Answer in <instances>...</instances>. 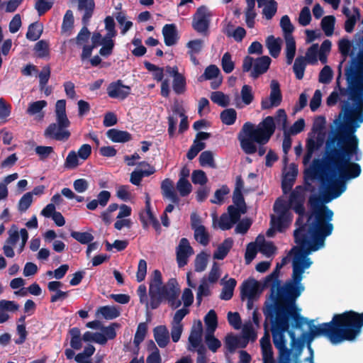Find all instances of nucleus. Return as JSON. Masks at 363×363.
Returning a JSON list of instances; mask_svg holds the SVG:
<instances>
[{"mask_svg": "<svg viewBox=\"0 0 363 363\" xmlns=\"http://www.w3.org/2000/svg\"><path fill=\"white\" fill-rule=\"evenodd\" d=\"M362 123L363 108H353L348 101H343L341 111L334 120L337 129L326 141L323 165L345 182L361 174V165L356 162L361 160L362 152L355 133Z\"/></svg>", "mask_w": 363, "mask_h": 363, "instance_id": "obj_1", "label": "nucleus"}, {"mask_svg": "<svg viewBox=\"0 0 363 363\" xmlns=\"http://www.w3.org/2000/svg\"><path fill=\"white\" fill-rule=\"evenodd\" d=\"M360 44L362 48L354 56L353 51H351L352 41L347 38L338 41V50L342 60L337 67V86L342 96H348L354 107L361 106L363 108V36Z\"/></svg>", "mask_w": 363, "mask_h": 363, "instance_id": "obj_2", "label": "nucleus"}, {"mask_svg": "<svg viewBox=\"0 0 363 363\" xmlns=\"http://www.w3.org/2000/svg\"><path fill=\"white\" fill-rule=\"evenodd\" d=\"M311 320L308 323L311 330L301 335L303 341L307 345H311L314 337L323 336L327 337L330 342L337 345L343 341H354L359 335L363 327V311L358 313L354 311H346L342 313H336L332 320L318 326H311Z\"/></svg>", "mask_w": 363, "mask_h": 363, "instance_id": "obj_3", "label": "nucleus"}, {"mask_svg": "<svg viewBox=\"0 0 363 363\" xmlns=\"http://www.w3.org/2000/svg\"><path fill=\"white\" fill-rule=\"evenodd\" d=\"M304 290L301 281H296L292 272L291 279L283 286H277L276 291L274 286L272 287L271 298L274 302L266 304L265 308L291 317L294 328H301L307 323V319L301 315L296 302Z\"/></svg>", "mask_w": 363, "mask_h": 363, "instance_id": "obj_4", "label": "nucleus"}, {"mask_svg": "<svg viewBox=\"0 0 363 363\" xmlns=\"http://www.w3.org/2000/svg\"><path fill=\"white\" fill-rule=\"evenodd\" d=\"M275 129L274 119L272 116L266 117L257 126L250 121L245 122L238 134L241 150L247 155L257 152L259 156H263L266 153L264 145L274 134Z\"/></svg>", "mask_w": 363, "mask_h": 363, "instance_id": "obj_5", "label": "nucleus"}, {"mask_svg": "<svg viewBox=\"0 0 363 363\" xmlns=\"http://www.w3.org/2000/svg\"><path fill=\"white\" fill-rule=\"evenodd\" d=\"M333 212L327 210L326 212H317L313 216V220L309 224L303 221L294 232L298 240L303 245L310 242L313 243L311 250H320L325 246V240L333 231V224L330 223Z\"/></svg>", "mask_w": 363, "mask_h": 363, "instance_id": "obj_6", "label": "nucleus"}, {"mask_svg": "<svg viewBox=\"0 0 363 363\" xmlns=\"http://www.w3.org/2000/svg\"><path fill=\"white\" fill-rule=\"evenodd\" d=\"M321 167L322 162L320 160H313L310 168L305 170V186H296L289 195V207L298 216L296 221L298 227L303 221L306 216V191H314L311 183L307 182V179H315L321 170Z\"/></svg>", "mask_w": 363, "mask_h": 363, "instance_id": "obj_7", "label": "nucleus"}, {"mask_svg": "<svg viewBox=\"0 0 363 363\" xmlns=\"http://www.w3.org/2000/svg\"><path fill=\"white\" fill-rule=\"evenodd\" d=\"M56 122L50 124L44 131V136L47 138L60 142H66L71 136L67 128L70 121L66 115V101L58 100L56 103Z\"/></svg>", "mask_w": 363, "mask_h": 363, "instance_id": "obj_8", "label": "nucleus"}, {"mask_svg": "<svg viewBox=\"0 0 363 363\" xmlns=\"http://www.w3.org/2000/svg\"><path fill=\"white\" fill-rule=\"evenodd\" d=\"M265 321H270L274 347L279 350L286 347L285 333H289L290 325L293 327V320L291 317L281 315L280 313H273L264 308Z\"/></svg>", "mask_w": 363, "mask_h": 363, "instance_id": "obj_9", "label": "nucleus"}, {"mask_svg": "<svg viewBox=\"0 0 363 363\" xmlns=\"http://www.w3.org/2000/svg\"><path fill=\"white\" fill-rule=\"evenodd\" d=\"M294 237L298 247H294L291 250H296L292 264V272L294 273V277L296 280H302L305 269L309 268L313 264L311 259L308 258V256L312 252L317 251L318 250H311L313 243L308 242L303 245V244L298 241V238L296 235H294Z\"/></svg>", "mask_w": 363, "mask_h": 363, "instance_id": "obj_10", "label": "nucleus"}, {"mask_svg": "<svg viewBox=\"0 0 363 363\" xmlns=\"http://www.w3.org/2000/svg\"><path fill=\"white\" fill-rule=\"evenodd\" d=\"M271 63L272 59L268 56H262L255 60L250 56H246L242 60V69L243 72L251 71L250 76L257 79L267 72Z\"/></svg>", "mask_w": 363, "mask_h": 363, "instance_id": "obj_11", "label": "nucleus"}, {"mask_svg": "<svg viewBox=\"0 0 363 363\" xmlns=\"http://www.w3.org/2000/svg\"><path fill=\"white\" fill-rule=\"evenodd\" d=\"M162 301H167L172 309L180 307L182 301L179 299L180 287L176 278H169L167 284H163L157 291Z\"/></svg>", "mask_w": 363, "mask_h": 363, "instance_id": "obj_12", "label": "nucleus"}, {"mask_svg": "<svg viewBox=\"0 0 363 363\" xmlns=\"http://www.w3.org/2000/svg\"><path fill=\"white\" fill-rule=\"evenodd\" d=\"M210 16L211 15L208 13L207 8L205 6H199L193 15V29L201 33L207 32L211 23Z\"/></svg>", "mask_w": 363, "mask_h": 363, "instance_id": "obj_13", "label": "nucleus"}, {"mask_svg": "<svg viewBox=\"0 0 363 363\" xmlns=\"http://www.w3.org/2000/svg\"><path fill=\"white\" fill-rule=\"evenodd\" d=\"M271 92L269 99H264L261 101V108L263 110L277 107L281 102L282 96L279 83L272 80L270 84Z\"/></svg>", "mask_w": 363, "mask_h": 363, "instance_id": "obj_14", "label": "nucleus"}, {"mask_svg": "<svg viewBox=\"0 0 363 363\" xmlns=\"http://www.w3.org/2000/svg\"><path fill=\"white\" fill-rule=\"evenodd\" d=\"M329 184L327 186L326 192L324 194L325 203H330L332 199L338 198L346 189L345 182L342 179L332 180L327 177L326 179Z\"/></svg>", "mask_w": 363, "mask_h": 363, "instance_id": "obj_15", "label": "nucleus"}, {"mask_svg": "<svg viewBox=\"0 0 363 363\" xmlns=\"http://www.w3.org/2000/svg\"><path fill=\"white\" fill-rule=\"evenodd\" d=\"M131 88L123 84L122 80L111 82L106 88V91L111 99L123 101L130 95Z\"/></svg>", "mask_w": 363, "mask_h": 363, "instance_id": "obj_16", "label": "nucleus"}, {"mask_svg": "<svg viewBox=\"0 0 363 363\" xmlns=\"http://www.w3.org/2000/svg\"><path fill=\"white\" fill-rule=\"evenodd\" d=\"M194 254V249L186 238H182L177 247V261L179 267L188 263L189 257Z\"/></svg>", "mask_w": 363, "mask_h": 363, "instance_id": "obj_17", "label": "nucleus"}, {"mask_svg": "<svg viewBox=\"0 0 363 363\" xmlns=\"http://www.w3.org/2000/svg\"><path fill=\"white\" fill-rule=\"evenodd\" d=\"M250 333H253L252 330H244V337H238L232 334L225 336V345L229 352H234L238 347H245L249 341Z\"/></svg>", "mask_w": 363, "mask_h": 363, "instance_id": "obj_18", "label": "nucleus"}, {"mask_svg": "<svg viewBox=\"0 0 363 363\" xmlns=\"http://www.w3.org/2000/svg\"><path fill=\"white\" fill-rule=\"evenodd\" d=\"M268 324L264 322L265 333L260 339V346L264 363H274V352L271 344L270 335L268 332Z\"/></svg>", "mask_w": 363, "mask_h": 363, "instance_id": "obj_19", "label": "nucleus"}, {"mask_svg": "<svg viewBox=\"0 0 363 363\" xmlns=\"http://www.w3.org/2000/svg\"><path fill=\"white\" fill-rule=\"evenodd\" d=\"M259 293V284L255 279L250 278L244 281L240 286L241 300L256 297Z\"/></svg>", "mask_w": 363, "mask_h": 363, "instance_id": "obj_20", "label": "nucleus"}, {"mask_svg": "<svg viewBox=\"0 0 363 363\" xmlns=\"http://www.w3.org/2000/svg\"><path fill=\"white\" fill-rule=\"evenodd\" d=\"M308 205L310 206L312 213L307 219V223H309L313 218V216L316 215L317 212L324 213L327 209H330L328 206L324 205V196L321 197L319 195L313 194L309 196L308 200Z\"/></svg>", "mask_w": 363, "mask_h": 363, "instance_id": "obj_21", "label": "nucleus"}, {"mask_svg": "<svg viewBox=\"0 0 363 363\" xmlns=\"http://www.w3.org/2000/svg\"><path fill=\"white\" fill-rule=\"evenodd\" d=\"M162 33L167 46L171 47L177 43L179 40L178 30L174 23L165 24L162 27Z\"/></svg>", "mask_w": 363, "mask_h": 363, "instance_id": "obj_22", "label": "nucleus"}, {"mask_svg": "<svg viewBox=\"0 0 363 363\" xmlns=\"http://www.w3.org/2000/svg\"><path fill=\"white\" fill-rule=\"evenodd\" d=\"M143 167H147V169L135 170L131 172L130 182L135 186L140 185L141 181L145 177H150V175L155 173V170L153 166H151L146 162H142L139 163Z\"/></svg>", "mask_w": 363, "mask_h": 363, "instance_id": "obj_23", "label": "nucleus"}, {"mask_svg": "<svg viewBox=\"0 0 363 363\" xmlns=\"http://www.w3.org/2000/svg\"><path fill=\"white\" fill-rule=\"evenodd\" d=\"M78 9L84 11L82 17V24L89 23L95 8L94 0H78Z\"/></svg>", "mask_w": 363, "mask_h": 363, "instance_id": "obj_24", "label": "nucleus"}, {"mask_svg": "<svg viewBox=\"0 0 363 363\" xmlns=\"http://www.w3.org/2000/svg\"><path fill=\"white\" fill-rule=\"evenodd\" d=\"M153 337L160 347H165L169 343V333L165 325H159L154 328Z\"/></svg>", "mask_w": 363, "mask_h": 363, "instance_id": "obj_25", "label": "nucleus"}, {"mask_svg": "<svg viewBox=\"0 0 363 363\" xmlns=\"http://www.w3.org/2000/svg\"><path fill=\"white\" fill-rule=\"evenodd\" d=\"M291 215H278L271 216V225L279 232H283L289 228L291 222Z\"/></svg>", "mask_w": 363, "mask_h": 363, "instance_id": "obj_26", "label": "nucleus"}, {"mask_svg": "<svg viewBox=\"0 0 363 363\" xmlns=\"http://www.w3.org/2000/svg\"><path fill=\"white\" fill-rule=\"evenodd\" d=\"M62 286V283L57 281H50L48 283V290L51 292L56 291L55 294L51 295L50 301L51 303H55L58 301H64L69 296V291H62L59 290V288Z\"/></svg>", "mask_w": 363, "mask_h": 363, "instance_id": "obj_27", "label": "nucleus"}, {"mask_svg": "<svg viewBox=\"0 0 363 363\" xmlns=\"http://www.w3.org/2000/svg\"><path fill=\"white\" fill-rule=\"evenodd\" d=\"M106 134L112 142L117 143H127L132 139L130 133L127 132V130H122L116 128L108 129Z\"/></svg>", "mask_w": 363, "mask_h": 363, "instance_id": "obj_28", "label": "nucleus"}, {"mask_svg": "<svg viewBox=\"0 0 363 363\" xmlns=\"http://www.w3.org/2000/svg\"><path fill=\"white\" fill-rule=\"evenodd\" d=\"M162 191L164 197L169 198L174 204H178L179 199L173 188V183L169 179H165L162 182Z\"/></svg>", "mask_w": 363, "mask_h": 363, "instance_id": "obj_29", "label": "nucleus"}, {"mask_svg": "<svg viewBox=\"0 0 363 363\" xmlns=\"http://www.w3.org/2000/svg\"><path fill=\"white\" fill-rule=\"evenodd\" d=\"M233 246L232 238H227L218 246L213 252V258L217 259H223L228 255L229 251Z\"/></svg>", "mask_w": 363, "mask_h": 363, "instance_id": "obj_30", "label": "nucleus"}, {"mask_svg": "<svg viewBox=\"0 0 363 363\" xmlns=\"http://www.w3.org/2000/svg\"><path fill=\"white\" fill-rule=\"evenodd\" d=\"M266 46L273 57L276 58L280 55L281 45L279 38H275L273 35H269L266 39Z\"/></svg>", "mask_w": 363, "mask_h": 363, "instance_id": "obj_31", "label": "nucleus"}, {"mask_svg": "<svg viewBox=\"0 0 363 363\" xmlns=\"http://www.w3.org/2000/svg\"><path fill=\"white\" fill-rule=\"evenodd\" d=\"M296 175L297 169L295 168L285 174L281 180V189L284 194H287L292 189Z\"/></svg>", "mask_w": 363, "mask_h": 363, "instance_id": "obj_32", "label": "nucleus"}, {"mask_svg": "<svg viewBox=\"0 0 363 363\" xmlns=\"http://www.w3.org/2000/svg\"><path fill=\"white\" fill-rule=\"evenodd\" d=\"M43 32V25L39 22H34L28 26L26 33V38L31 41H35L40 38Z\"/></svg>", "mask_w": 363, "mask_h": 363, "instance_id": "obj_33", "label": "nucleus"}, {"mask_svg": "<svg viewBox=\"0 0 363 363\" xmlns=\"http://www.w3.org/2000/svg\"><path fill=\"white\" fill-rule=\"evenodd\" d=\"M237 284V281L234 278H230L223 284L222 292L220 298L222 300L229 301L233 296L234 288Z\"/></svg>", "mask_w": 363, "mask_h": 363, "instance_id": "obj_34", "label": "nucleus"}, {"mask_svg": "<svg viewBox=\"0 0 363 363\" xmlns=\"http://www.w3.org/2000/svg\"><path fill=\"white\" fill-rule=\"evenodd\" d=\"M336 18L333 15L325 16L320 21V27L327 36L333 35L335 30Z\"/></svg>", "mask_w": 363, "mask_h": 363, "instance_id": "obj_35", "label": "nucleus"}, {"mask_svg": "<svg viewBox=\"0 0 363 363\" xmlns=\"http://www.w3.org/2000/svg\"><path fill=\"white\" fill-rule=\"evenodd\" d=\"M175 78H173L172 88L173 91L178 95L182 94L186 91V79L182 74H175Z\"/></svg>", "mask_w": 363, "mask_h": 363, "instance_id": "obj_36", "label": "nucleus"}, {"mask_svg": "<svg viewBox=\"0 0 363 363\" xmlns=\"http://www.w3.org/2000/svg\"><path fill=\"white\" fill-rule=\"evenodd\" d=\"M145 211L140 213L139 214V217L140 221L142 223L143 228L145 229V228H147L148 225L147 219L150 220V219L155 217L154 213L151 210L150 198L147 194L145 196Z\"/></svg>", "mask_w": 363, "mask_h": 363, "instance_id": "obj_37", "label": "nucleus"}, {"mask_svg": "<svg viewBox=\"0 0 363 363\" xmlns=\"http://www.w3.org/2000/svg\"><path fill=\"white\" fill-rule=\"evenodd\" d=\"M189 342L193 349L200 348L202 343V325L199 323V328L198 329H194L189 337Z\"/></svg>", "mask_w": 363, "mask_h": 363, "instance_id": "obj_38", "label": "nucleus"}, {"mask_svg": "<svg viewBox=\"0 0 363 363\" xmlns=\"http://www.w3.org/2000/svg\"><path fill=\"white\" fill-rule=\"evenodd\" d=\"M286 42V57L287 65H291L296 55V44L294 37L284 38Z\"/></svg>", "mask_w": 363, "mask_h": 363, "instance_id": "obj_39", "label": "nucleus"}, {"mask_svg": "<svg viewBox=\"0 0 363 363\" xmlns=\"http://www.w3.org/2000/svg\"><path fill=\"white\" fill-rule=\"evenodd\" d=\"M306 65V57L298 56L296 58L293 69L296 75V78L298 79V80H301V79L303 78Z\"/></svg>", "mask_w": 363, "mask_h": 363, "instance_id": "obj_40", "label": "nucleus"}, {"mask_svg": "<svg viewBox=\"0 0 363 363\" xmlns=\"http://www.w3.org/2000/svg\"><path fill=\"white\" fill-rule=\"evenodd\" d=\"M220 73L218 66L215 65H208L204 69V72L198 77V81L202 82L203 81L212 80V79L217 78Z\"/></svg>", "mask_w": 363, "mask_h": 363, "instance_id": "obj_41", "label": "nucleus"}, {"mask_svg": "<svg viewBox=\"0 0 363 363\" xmlns=\"http://www.w3.org/2000/svg\"><path fill=\"white\" fill-rule=\"evenodd\" d=\"M207 333H214L218 327V316L214 310H210L204 318Z\"/></svg>", "mask_w": 363, "mask_h": 363, "instance_id": "obj_42", "label": "nucleus"}, {"mask_svg": "<svg viewBox=\"0 0 363 363\" xmlns=\"http://www.w3.org/2000/svg\"><path fill=\"white\" fill-rule=\"evenodd\" d=\"M361 17V12L358 7H353V13L349 16L345 21V30L347 33L354 31V27Z\"/></svg>", "mask_w": 363, "mask_h": 363, "instance_id": "obj_43", "label": "nucleus"}, {"mask_svg": "<svg viewBox=\"0 0 363 363\" xmlns=\"http://www.w3.org/2000/svg\"><path fill=\"white\" fill-rule=\"evenodd\" d=\"M220 119L225 125H233L237 119V112L233 108H226L220 112Z\"/></svg>", "mask_w": 363, "mask_h": 363, "instance_id": "obj_44", "label": "nucleus"}, {"mask_svg": "<svg viewBox=\"0 0 363 363\" xmlns=\"http://www.w3.org/2000/svg\"><path fill=\"white\" fill-rule=\"evenodd\" d=\"M69 334L71 335V347L74 350L81 349L82 337L80 329L77 327L72 328L69 330Z\"/></svg>", "mask_w": 363, "mask_h": 363, "instance_id": "obj_45", "label": "nucleus"}, {"mask_svg": "<svg viewBox=\"0 0 363 363\" xmlns=\"http://www.w3.org/2000/svg\"><path fill=\"white\" fill-rule=\"evenodd\" d=\"M194 239L203 246H207L209 243V233L206 231L205 226L200 225L194 231Z\"/></svg>", "mask_w": 363, "mask_h": 363, "instance_id": "obj_46", "label": "nucleus"}, {"mask_svg": "<svg viewBox=\"0 0 363 363\" xmlns=\"http://www.w3.org/2000/svg\"><path fill=\"white\" fill-rule=\"evenodd\" d=\"M209 255L206 252L201 251L197 255L194 259V271L196 272H202L206 269L208 264Z\"/></svg>", "mask_w": 363, "mask_h": 363, "instance_id": "obj_47", "label": "nucleus"}, {"mask_svg": "<svg viewBox=\"0 0 363 363\" xmlns=\"http://www.w3.org/2000/svg\"><path fill=\"white\" fill-rule=\"evenodd\" d=\"M89 23L83 24L82 29L77 34L75 38L69 40L70 43H75L78 46H82L84 43H86L90 38V32L87 28Z\"/></svg>", "mask_w": 363, "mask_h": 363, "instance_id": "obj_48", "label": "nucleus"}, {"mask_svg": "<svg viewBox=\"0 0 363 363\" xmlns=\"http://www.w3.org/2000/svg\"><path fill=\"white\" fill-rule=\"evenodd\" d=\"M99 313L106 320H113L121 315V312L113 306H102L98 308Z\"/></svg>", "mask_w": 363, "mask_h": 363, "instance_id": "obj_49", "label": "nucleus"}, {"mask_svg": "<svg viewBox=\"0 0 363 363\" xmlns=\"http://www.w3.org/2000/svg\"><path fill=\"white\" fill-rule=\"evenodd\" d=\"M281 28L284 33V38H292V33L294 30V26L290 21V17L288 15H284L281 17Z\"/></svg>", "mask_w": 363, "mask_h": 363, "instance_id": "obj_50", "label": "nucleus"}, {"mask_svg": "<svg viewBox=\"0 0 363 363\" xmlns=\"http://www.w3.org/2000/svg\"><path fill=\"white\" fill-rule=\"evenodd\" d=\"M319 46L318 43H313L306 52V62L310 65H315L318 62Z\"/></svg>", "mask_w": 363, "mask_h": 363, "instance_id": "obj_51", "label": "nucleus"}, {"mask_svg": "<svg viewBox=\"0 0 363 363\" xmlns=\"http://www.w3.org/2000/svg\"><path fill=\"white\" fill-rule=\"evenodd\" d=\"M210 98L213 103L221 107H227L230 103L229 96L221 91L212 92Z\"/></svg>", "mask_w": 363, "mask_h": 363, "instance_id": "obj_52", "label": "nucleus"}, {"mask_svg": "<svg viewBox=\"0 0 363 363\" xmlns=\"http://www.w3.org/2000/svg\"><path fill=\"white\" fill-rule=\"evenodd\" d=\"M274 122L275 126L277 125L279 128L284 131L287 130V115L284 109H279L277 111Z\"/></svg>", "mask_w": 363, "mask_h": 363, "instance_id": "obj_53", "label": "nucleus"}, {"mask_svg": "<svg viewBox=\"0 0 363 363\" xmlns=\"http://www.w3.org/2000/svg\"><path fill=\"white\" fill-rule=\"evenodd\" d=\"M147 331V325L145 322H141L138 324L136 333L134 336L133 343L138 346L143 342Z\"/></svg>", "mask_w": 363, "mask_h": 363, "instance_id": "obj_54", "label": "nucleus"}, {"mask_svg": "<svg viewBox=\"0 0 363 363\" xmlns=\"http://www.w3.org/2000/svg\"><path fill=\"white\" fill-rule=\"evenodd\" d=\"M34 50L36 52L37 57L43 58L50 55L49 44L47 41L41 40L35 45Z\"/></svg>", "mask_w": 363, "mask_h": 363, "instance_id": "obj_55", "label": "nucleus"}, {"mask_svg": "<svg viewBox=\"0 0 363 363\" xmlns=\"http://www.w3.org/2000/svg\"><path fill=\"white\" fill-rule=\"evenodd\" d=\"M199 162L201 166H208L210 168H216L213 155L211 151L202 152L199 156Z\"/></svg>", "mask_w": 363, "mask_h": 363, "instance_id": "obj_56", "label": "nucleus"}, {"mask_svg": "<svg viewBox=\"0 0 363 363\" xmlns=\"http://www.w3.org/2000/svg\"><path fill=\"white\" fill-rule=\"evenodd\" d=\"M255 99L252 88L250 85L244 84L241 87V101L245 105H250Z\"/></svg>", "mask_w": 363, "mask_h": 363, "instance_id": "obj_57", "label": "nucleus"}, {"mask_svg": "<svg viewBox=\"0 0 363 363\" xmlns=\"http://www.w3.org/2000/svg\"><path fill=\"white\" fill-rule=\"evenodd\" d=\"M214 333H207L205 335V342L212 352H216L221 346V342L213 335Z\"/></svg>", "mask_w": 363, "mask_h": 363, "instance_id": "obj_58", "label": "nucleus"}, {"mask_svg": "<svg viewBox=\"0 0 363 363\" xmlns=\"http://www.w3.org/2000/svg\"><path fill=\"white\" fill-rule=\"evenodd\" d=\"M258 250L266 257H270L275 253L277 247L274 246L273 242L264 240L259 244Z\"/></svg>", "mask_w": 363, "mask_h": 363, "instance_id": "obj_59", "label": "nucleus"}, {"mask_svg": "<svg viewBox=\"0 0 363 363\" xmlns=\"http://www.w3.org/2000/svg\"><path fill=\"white\" fill-rule=\"evenodd\" d=\"M102 48L99 50V52L101 56L103 57H108L112 55L113 49H114V40L106 39V38H103Z\"/></svg>", "mask_w": 363, "mask_h": 363, "instance_id": "obj_60", "label": "nucleus"}, {"mask_svg": "<svg viewBox=\"0 0 363 363\" xmlns=\"http://www.w3.org/2000/svg\"><path fill=\"white\" fill-rule=\"evenodd\" d=\"M229 192L230 189L226 185L222 186L215 191L214 196L210 199V202L213 204H221L225 196L228 194Z\"/></svg>", "mask_w": 363, "mask_h": 363, "instance_id": "obj_61", "label": "nucleus"}, {"mask_svg": "<svg viewBox=\"0 0 363 363\" xmlns=\"http://www.w3.org/2000/svg\"><path fill=\"white\" fill-rule=\"evenodd\" d=\"M177 188L181 196H186L192 191V186L188 179H179Z\"/></svg>", "mask_w": 363, "mask_h": 363, "instance_id": "obj_62", "label": "nucleus"}, {"mask_svg": "<svg viewBox=\"0 0 363 363\" xmlns=\"http://www.w3.org/2000/svg\"><path fill=\"white\" fill-rule=\"evenodd\" d=\"M79 156L74 150L70 151L65 158L64 164L65 168L67 169H74L79 166Z\"/></svg>", "mask_w": 363, "mask_h": 363, "instance_id": "obj_63", "label": "nucleus"}, {"mask_svg": "<svg viewBox=\"0 0 363 363\" xmlns=\"http://www.w3.org/2000/svg\"><path fill=\"white\" fill-rule=\"evenodd\" d=\"M71 237L81 244H88L93 241L94 235L89 232H77L72 231L71 233Z\"/></svg>", "mask_w": 363, "mask_h": 363, "instance_id": "obj_64", "label": "nucleus"}]
</instances>
